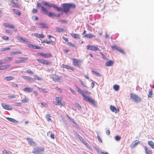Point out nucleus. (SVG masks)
Returning a JSON list of instances; mask_svg holds the SVG:
<instances>
[{"label":"nucleus","instance_id":"obj_1","mask_svg":"<svg viewBox=\"0 0 154 154\" xmlns=\"http://www.w3.org/2000/svg\"><path fill=\"white\" fill-rule=\"evenodd\" d=\"M75 87L77 89V92L82 95L84 100L87 101L92 104H95L94 100L93 99L85 95L84 94H83V93L82 91L80 90V88L78 86L76 85Z\"/></svg>","mask_w":154,"mask_h":154},{"label":"nucleus","instance_id":"obj_2","mask_svg":"<svg viewBox=\"0 0 154 154\" xmlns=\"http://www.w3.org/2000/svg\"><path fill=\"white\" fill-rule=\"evenodd\" d=\"M63 7V11L65 13H68L70 8H75V5L72 3H64L62 5Z\"/></svg>","mask_w":154,"mask_h":154},{"label":"nucleus","instance_id":"obj_3","mask_svg":"<svg viewBox=\"0 0 154 154\" xmlns=\"http://www.w3.org/2000/svg\"><path fill=\"white\" fill-rule=\"evenodd\" d=\"M45 151V149L43 146H37L34 148L32 153L33 154H43Z\"/></svg>","mask_w":154,"mask_h":154},{"label":"nucleus","instance_id":"obj_4","mask_svg":"<svg viewBox=\"0 0 154 154\" xmlns=\"http://www.w3.org/2000/svg\"><path fill=\"white\" fill-rule=\"evenodd\" d=\"M130 98L136 103L140 102L141 101V98L134 93H131L130 94Z\"/></svg>","mask_w":154,"mask_h":154},{"label":"nucleus","instance_id":"obj_5","mask_svg":"<svg viewBox=\"0 0 154 154\" xmlns=\"http://www.w3.org/2000/svg\"><path fill=\"white\" fill-rule=\"evenodd\" d=\"M62 98L60 97H57L55 98V101H53V103L56 105H62L63 106H65V104L61 103Z\"/></svg>","mask_w":154,"mask_h":154},{"label":"nucleus","instance_id":"obj_6","mask_svg":"<svg viewBox=\"0 0 154 154\" xmlns=\"http://www.w3.org/2000/svg\"><path fill=\"white\" fill-rule=\"evenodd\" d=\"M86 48L88 50H90L91 51H99V48L97 46H94L88 45L86 46Z\"/></svg>","mask_w":154,"mask_h":154},{"label":"nucleus","instance_id":"obj_7","mask_svg":"<svg viewBox=\"0 0 154 154\" xmlns=\"http://www.w3.org/2000/svg\"><path fill=\"white\" fill-rule=\"evenodd\" d=\"M37 60L39 62L44 65H51V63L47 60L43 59H37Z\"/></svg>","mask_w":154,"mask_h":154},{"label":"nucleus","instance_id":"obj_8","mask_svg":"<svg viewBox=\"0 0 154 154\" xmlns=\"http://www.w3.org/2000/svg\"><path fill=\"white\" fill-rule=\"evenodd\" d=\"M26 139L28 142V143L31 146H36V143L35 141H33L32 139L27 137Z\"/></svg>","mask_w":154,"mask_h":154},{"label":"nucleus","instance_id":"obj_9","mask_svg":"<svg viewBox=\"0 0 154 154\" xmlns=\"http://www.w3.org/2000/svg\"><path fill=\"white\" fill-rule=\"evenodd\" d=\"M37 55L44 57L46 58H48L52 57V55L50 53L45 54L43 53H37Z\"/></svg>","mask_w":154,"mask_h":154},{"label":"nucleus","instance_id":"obj_10","mask_svg":"<svg viewBox=\"0 0 154 154\" xmlns=\"http://www.w3.org/2000/svg\"><path fill=\"white\" fill-rule=\"evenodd\" d=\"M20 60H16L15 61V63L16 64H18L21 63H23L25 62L26 60H28V57H20L19 58Z\"/></svg>","mask_w":154,"mask_h":154},{"label":"nucleus","instance_id":"obj_11","mask_svg":"<svg viewBox=\"0 0 154 154\" xmlns=\"http://www.w3.org/2000/svg\"><path fill=\"white\" fill-rule=\"evenodd\" d=\"M37 25L38 28H48V25L44 23H38Z\"/></svg>","mask_w":154,"mask_h":154},{"label":"nucleus","instance_id":"obj_12","mask_svg":"<svg viewBox=\"0 0 154 154\" xmlns=\"http://www.w3.org/2000/svg\"><path fill=\"white\" fill-rule=\"evenodd\" d=\"M72 64L75 66H79V63L81 62V61L80 60L75 59L74 58L72 59Z\"/></svg>","mask_w":154,"mask_h":154},{"label":"nucleus","instance_id":"obj_13","mask_svg":"<svg viewBox=\"0 0 154 154\" xmlns=\"http://www.w3.org/2000/svg\"><path fill=\"white\" fill-rule=\"evenodd\" d=\"M1 105L2 107L6 110H12V108L8 105L4 103H2Z\"/></svg>","mask_w":154,"mask_h":154},{"label":"nucleus","instance_id":"obj_14","mask_svg":"<svg viewBox=\"0 0 154 154\" xmlns=\"http://www.w3.org/2000/svg\"><path fill=\"white\" fill-rule=\"evenodd\" d=\"M110 109L112 112H115V113H116L119 111V109L118 108H116L115 106L112 105L110 106Z\"/></svg>","mask_w":154,"mask_h":154},{"label":"nucleus","instance_id":"obj_15","mask_svg":"<svg viewBox=\"0 0 154 154\" xmlns=\"http://www.w3.org/2000/svg\"><path fill=\"white\" fill-rule=\"evenodd\" d=\"M3 25L5 27H8L11 29H13L14 28V25L10 23H3Z\"/></svg>","mask_w":154,"mask_h":154},{"label":"nucleus","instance_id":"obj_16","mask_svg":"<svg viewBox=\"0 0 154 154\" xmlns=\"http://www.w3.org/2000/svg\"><path fill=\"white\" fill-rule=\"evenodd\" d=\"M32 35L38 38H43L45 37V36L43 34H39L37 33H35L32 34Z\"/></svg>","mask_w":154,"mask_h":154},{"label":"nucleus","instance_id":"obj_17","mask_svg":"<svg viewBox=\"0 0 154 154\" xmlns=\"http://www.w3.org/2000/svg\"><path fill=\"white\" fill-rule=\"evenodd\" d=\"M144 149L146 154H152V151L149 148L145 146Z\"/></svg>","mask_w":154,"mask_h":154},{"label":"nucleus","instance_id":"obj_18","mask_svg":"<svg viewBox=\"0 0 154 154\" xmlns=\"http://www.w3.org/2000/svg\"><path fill=\"white\" fill-rule=\"evenodd\" d=\"M43 4L45 5H47L49 7H53L55 8L56 5H54L53 4H49L48 2H42Z\"/></svg>","mask_w":154,"mask_h":154},{"label":"nucleus","instance_id":"obj_19","mask_svg":"<svg viewBox=\"0 0 154 154\" xmlns=\"http://www.w3.org/2000/svg\"><path fill=\"white\" fill-rule=\"evenodd\" d=\"M70 35L74 38L76 39H80L79 35L76 33H70Z\"/></svg>","mask_w":154,"mask_h":154},{"label":"nucleus","instance_id":"obj_20","mask_svg":"<svg viewBox=\"0 0 154 154\" xmlns=\"http://www.w3.org/2000/svg\"><path fill=\"white\" fill-rule=\"evenodd\" d=\"M62 66L63 68H66L67 69H70L72 71L74 70V69L73 67L69 66L66 65L64 64H63Z\"/></svg>","mask_w":154,"mask_h":154},{"label":"nucleus","instance_id":"obj_21","mask_svg":"<svg viewBox=\"0 0 154 154\" xmlns=\"http://www.w3.org/2000/svg\"><path fill=\"white\" fill-rule=\"evenodd\" d=\"M139 143V141L135 140L134 142H133L130 145V147L132 148L135 147Z\"/></svg>","mask_w":154,"mask_h":154},{"label":"nucleus","instance_id":"obj_22","mask_svg":"<svg viewBox=\"0 0 154 154\" xmlns=\"http://www.w3.org/2000/svg\"><path fill=\"white\" fill-rule=\"evenodd\" d=\"M53 80L55 82H57L60 79V77L56 75H54L52 76Z\"/></svg>","mask_w":154,"mask_h":154},{"label":"nucleus","instance_id":"obj_23","mask_svg":"<svg viewBox=\"0 0 154 154\" xmlns=\"http://www.w3.org/2000/svg\"><path fill=\"white\" fill-rule=\"evenodd\" d=\"M114 63L113 61L110 60L105 63V66H111L114 64Z\"/></svg>","mask_w":154,"mask_h":154},{"label":"nucleus","instance_id":"obj_24","mask_svg":"<svg viewBox=\"0 0 154 154\" xmlns=\"http://www.w3.org/2000/svg\"><path fill=\"white\" fill-rule=\"evenodd\" d=\"M33 88L29 87H26L24 89L23 91L26 92L30 93L32 91Z\"/></svg>","mask_w":154,"mask_h":154},{"label":"nucleus","instance_id":"obj_25","mask_svg":"<svg viewBox=\"0 0 154 154\" xmlns=\"http://www.w3.org/2000/svg\"><path fill=\"white\" fill-rule=\"evenodd\" d=\"M64 27L63 28L60 27H57L56 29V32H63L64 31Z\"/></svg>","mask_w":154,"mask_h":154},{"label":"nucleus","instance_id":"obj_26","mask_svg":"<svg viewBox=\"0 0 154 154\" xmlns=\"http://www.w3.org/2000/svg\"><path fill=\"white\" fill-rule=\"evenodd\" d=\"M10 65L9 64H7L5 65L2 66H0V70L6 69L9 68Z\"/></svg>","mask_w":154,"mask_h":154},{"label":"nucleus","instance_id":"obj_27","mask_svg":"<svg viewBox=\"0 0 154 154\" xmlns=\"http://www.w3.org/2000/svg\"><path fill=\"white\" fill-rule=\"evenodd\" d=\"M84 36L85 37L91 38L94 37V35L91 33H89L85 35Z\"/></svg>","mask_w":154,"mask_h":154},{"label":"nucleus","instance_id":"obj_28","mask_svg":"<svg viewBox=\"0 0 154 154\" xmlns=\"http://www.w3.org/2000/svg\"><path fill=\"white\" fill-rule=\"evenodd\" d=\"M42 11L44 14H47L48 13L47 10L43 6H41Z\"/></svg>","mask_w":154,"mask_h":154},{"label":"nucleus","instance_id":"obj_29","mask_svg":"<svg viewBox=\"0 0 154 154\" xmlns=\"http://www.w3.org/2000/svg\"><path fill=\"white\" fill-rule=\"evenodd\" d=\"M148 144L151 148L154 149V143L152 141H148Z\"/></svg>","mask_w":154,"mask_h":154},{"label":"nucleus","instance_id":"obj_30","mask_svg":"<svg viewBox=\"0 0 154 154\" xmlns=\"http://www.w3.org/2000/svg\"><path fill=\"white\" fill-rule=\"evenodd\" d=\"M9 121H10L11 122H14V123H17V121L15 120L14 119L10 118L9 117H7L6 118Z\"/></svg>","mask_w":154,"mask_h":154},{"label":"nucleus","instance_id":"obj_31","mask_svg":"<svg viewBox=\"0 0 154 154\" xmlns=\"http://www.w3.org/2000/svg\"><path fill=\"white\" fill-rule=\"evenodd\" d=\"M13 10L14 12L16 14H17L18 16H20L21 15V14L20 12H19L17 9H13Z\"/></svg>","mask_w":154,"mask_h":154},{"label":"nucleus","instance_id":"obj_32","mask_svg":"<svg viewBox=\"0 0 154 154\" xmlns=\"http://www.w3.org/2000/svg\"><path fill=\"white\" fill-rule=\"evenodd\" d=\"M14 79V78L13 76H9L6 77H5V79L7 81H8L9 80H13Z\"/></svg>","mask_w":154,"mask_h":154},{"label":"nucleus","instance_id":"obj_33","mask_svg":"<svg viewBox=\"0 0 154 154\" xmlns=\"http://www.w3.org/2000/svg\"><path fill=\"white\" fill-rule=\"evenodd\" d=\"M10 49V48L9 47H7L5 48H2L0 49L1 51H5L9 50Z\"/></svg>","mask_w":154,"mask_h":154},{"label":"nucleus","instance_id":"obj_34","mask_svg":"<svg viewBox=\"0 0 154 154\" xmlns=\"http://www.w3.org/2000/svg\"><path fill=\"white\" fill-rule=\"evenodd\" d=\"M50 117L51 116L49 114H47L46 116L45 117L47 119V120L48 122H49L50 121L51 122V120L50 118Z\"/></svg>","mask_w":154,"mask_h":154},{"label":"nucleus","instance_id":"obj_35","mask_svg":"<svg viewBox=\"0 0 154 154\" xmlns=\"http://www.w3.org/2000/svg\"><path fill=\"white\" fill-rule=\"evenodd\" d=\"M21 54V52L20 51H12L11 53V54H12L13 55H17V54Z\"/></svg>","mask_w":154,"mask_h":154},{"label":"nucleus","instance_id":"obj_36","mask_svg":"<svg viewBox=\"0 0 154 154\" xmlns=\"http://www.w3.org/2000/svg\"><path fill=\"white\" fill-rule=\"evenodd\" d=\"M2 154H12V153L10 151H7L5 149L3 151Z\"/></svg>","mask_w":154,"mask_h":154},{"label":"nucleus","instance_id":"obj_37","mask_svg":"<svg viewBox=\"0 0 154 154\" xmlns=\"http://www.w3.org/2000/svg\"><path fill=\"white\" fill-rule=\"evenodd\" d=\"M16 38L19 40H21L23 41V42H25L26 41V39H23L21 38V37L19 36H16Z\"/></svg>","mask_w":154,"mask_h":154},{"label":"nucleus","instance_id":"obj_38","mask_svg":"<svg viewBox=\"0 0 154 154\" xmlns=\"http://www.w3.org/2000/svg\"><path fill=\"white\" fill-rule=\"evenodd\" d=\"M113 88L116 91H117L119 90V86L117 85H115L113 86Z\"/></svg>","mask_w":154,"mask_h":154},{"label":"nucleus","instance_id":"obj_39","mask_svg":"<svg viewBox=\"0 0 154 154\" xmlns=\"http://www.w3.org/2000/svg\"><path fill=\"white\" fill-rule=\"evenodd\" d=\"M48 15L50 17H54L56 16V15H55L54 13H52L51 12H49L48 14Z\"/></svg>","mask_w":154,"mask_h":154},{"label":"nucleus","instance_id":"obj_40","mask_svg":"<svg viewBox=\"0 0 154 154\" xmlns=\"http://www.w3.org/2000/svg\"><path fill=\"white\" fill-rule=\"evenodd\" d=\"M152 90H150L149 91V94L148 95V97L149 98H151L152 97Z\"/></svg>","mask_w":154,"mask_h":154},{"label":"nucleus","instance_id":"obj_41","mask_svg":"<svg viewBox=\"0 0 154 154\" xmlns=\"http://www.w3.org/2000/svg\"><path fill=\"white\" fill-rule=\"evenodd\" d=\"M55 8L58 11H63V9H62L61 8L58 7L56 6Z\"/></svg>","mask_w":154,"mask_h":154},{"label":"nucleus","instance_id":"obj_42","mask_svg":"<svg viewBox=\"0 0 154 154\" xmlns=\"http://www.w3.org/2000/svg\"><path fill=\"white\" fill-rule=\"evenodd\" d=\"M38 88L40 91H41L43 93H47V91L45 89L40 88Z\"/></svg>","mask_w":154,"mask_h":154},{"label":"nucleus","instance_id":"obj_43","mask_svg":"<svg viewBox=\"0 0 154 154\" xmlns=\"http://www.w3.org/2000/svg\"><path fill=\"white\" fill-rule=\"evenodd\" d=\"M46 43L47 44H51L52 45H54L55 44V42L52 41H47L46 42Z\"/></svg>","mask_w":154,"mask_h":154},{"label":"nucleus","instance_id":"obj_44","mask_svg":"<svg viewBox=\"0 0 154 154\" xmlns=\"http://www.w3.org/2000/svg\"><path fill=\"white\" fill-rule=\"evenodd\" d=\"M67 45L69 46H71L74 47H75V45L71 43V42H68L67 43Z\"/></svg>","mask_w":154,"mask_h":154},{"label":"nucleus","instance_id":"obj_45","mask_svg":"<svg viewBox=\"0 0 154 154\" xmlns=\"http://www.w3.org/2000/svg\"><path fill=\"white\" fill-rule=\"evenodd\" d=\"M11 3L15 5L16 7L19 8H20V6L18 5L17 3L14 2L13 0L11 1Z\"/></svg>","mask_w":154,"mask_h":154},{"label":"nucleus","instance_id":"obj_46","mask_svg":"<svg viewBox=\"0 0 154 154\" xmlns=\"http://www.w3.org/2000/svg\"><path fill=\"white\" fill-rule=\"evenodd\" d=\"M25 72L30 74H32L34 73L33 72L31 71L30 70H26Z\"/></svg>","mask_w":154,"mask_h":154},{"label":"nucleus","instance_id":"obj_47","mask_svg":"<svg viewBox=\"0 0 154 154\" xmlns=\"http://www.w3.org/2000/svg\"><path fill=\"white\" fill-rule=\"evenodd\" d=\"M34 78L35 79L37 80H41L42 79L41 78L38 77L36 75H34Z\"/></svg>","mask_w":154,"mask_h":154},{"label":"nucleus","instance_id":"obj_48","mask_svg":"<svg viewBox=\"0 0 154 154\" xmlns=\"http://www.w3.org/2000/svg\"><path fill=\"white\" fill-rule=\"evenodd\" d=\"M13 60L12 57H6L5 59V61H10Z\"/></svg>","mask_w":154,"mask_h":154},{"label":"nucleus","instance_id":"obj_49","mask_svg":"<svg viewBox=\"0 0 154 154\" xmlns=\"http://www.w3.org/2000/svg\"><path fill=\"white\" fill-rule=\"evenodd\" d=\"M51 133V134L50 135V137L53 139H54V138H55V137H54V134H53L51 132V131H49L48 133H48Z\"/></svg>","mask_w":154,"mask_h":154},{"label":"nucleus","instance_id":"obj_50","mask_svg":"<svg viewBox=\"0 0 154 154\" xmlns=\"http://www.w3.org/2000/svg\"><path fill=\"white\" fill-rule=\"evenodd\" d=\"M2 38L4 40H8L9 39L8 37L5 36H4L2 37Z\"/></svg>","mask_w":154,"mask_h":154},{"label":"nucleus","instance_id":"obj_51","mask_svg":"<svg viewBox=\"0 0 154 154\" xmlns=\"http://www.w3.org/2000/svg\"><path fill=\"white\" fill-rule=\"evenodd\" d=\"M118 51L123 54H125L124 51L120 48H119Z\"/></svg>","mask_w":154,"mask_h":154},{"label":"nucleus","instance_id":"obj_52","mask_svg":"<svg viewBox=\"0 0 154 154\" xmlns=\"http://www.w3.org/2000/svg\"><path fill=\"white\" fill-rule=\"evenodd\" d=\"M111 47L113 49V50L115 49L117 51L118 50V49L119 48L118 47L116 46H111Z\"/></svg>","mask_w":154,"mask_h":154},{"label":"nucleus","instance_id":"obj_53","mask_svg":"<svg viewBox=\"0 0 154 154\" xmlns=\"http://www.w3.org/2000/svg\"><path fill=\"white\" fill-rule=\"evenodd\" d=\"M115 139L117 141H119L121 139V137L117 135L115 137Z\"/></svg>","mask_w":154,"mask_h":154},{"label":"nucleus","instance_id":"obj_54","mask_svg":"<svg viewBox=\"0 0 154 154\" xmlns=\"http://www.w3.org/2000/svg\"><path fill=\"white\" fill-rule=\"evenodd\" d=\"M8 97L9 99L14 98L15 97V94H13L12 95H9L8 96Z\"/></svg>","mask_w":154,"mask_h":154},{"label":"nucleus","instance_id":"obj_55","mask_svg":"<svg viewBox=\"0 0 154 154\" xmlns=\"http://www.w3.org/2000/svg\"><path fill=\"white\" fill-rule=\"evenodd\" d=\"M22 78L23 79H24L25 80H28V79H29V76L23 75L22 76Z\"/></svg>","mask_w":154,"mask_h":154},{"label":"nucleus","instance_id":"obj_56","mask_svg":"<svg viewBox=\"0 0 154 154\" xmlns=\"http://www.w3.org/2000/svg\"><path fill=\"white\" fill-rule=\"evenodd\" d=\"M82 91L83 93V94L85 93V94L90 95L91 94V93L88 92L87 90H85L84 91Z\"/></svg>","mask_w":154,"mask_h":154},{"label":"nucleus","instance_id":"obj_57","mask_svg":"<svg viewBox=\"0 0 154 154\" xmlns=\"http://www.w3.org/2000/svg\"><path fill=\"white\" fill-rule=\"evenodd\" d=\"M79 138L82 141V142L83 143L84 142H85V141L84 139L82 137H81V136H79Z\"/></svg>","mask_w":154,"mask_h":154},{"label":"nucleus","instance_id":"obj_58","mask_svg":"<svg viewBox=\"0 0 154 154\" xmlns=\"http://www.w3.org/2000/svg\"><path fill=\"white\" fill-rule=\"evenodd\" d=\"M59 22H62L63 23H67V21L66 20H58Z\"/></svg>","mask_w":154,"mask_h":154},{"label":"nucleus","instance_id":"obj_59","mask_svg":"<svg viewBox=\"0 0 154 154\" xmlns=\"http://www.w3.org/2000/svg\"><path fill=\"white\" fill-rule=\"evenodd\" d=\"M37 10L36 9H35V8H33L32 11V12L33 13H36L37 12Z\"/></svg>","mask_w":154,"mask_h":154},{"label":"nucleus","instance_id":"obj_60","mask_svg":"<svg viewBox=\"0 0 154 154\" xmlns=\"http://www.w3.org/2000/svg\"><path fill=\"white\" fill-rule=\"evenodd\" d=\"M28 100L27 99H25L22 100L21 101L23 103H26L28 102Z\"/></svg>","mask_w":154,"mask_h":154},{"label":"nucleus","instance_id":"obj_61","mask_svg":"<svg viewBox=\"0 0 154 154\" xmlns=\"http://www.w3.org/2000/svg\"><path fill=\"white\" fill-rule=\"evenodd\" d=\"M40 104L43 106L47 107V104L46 103H40Z\"/></svg>","mask_w":154,"mask_h":154},{"label":"nucleus","instance_id":"obj_62","mask_svg":"<svg viewBox=\"0 0 154 154\" xmlns=\"http://www.w3.org/2000/svg\"><path fill=\"white\" fill-rule=\"evenodd\" d=\"M28 81H30V82H33L34 81V80L33 79V78H31V77H29Z\"/></svg>","mask_w":154,"mask_h":154},{"label":"nucleus","instance_id":"obj_63","mask_svg":"<svg viewBox=\"0 0 154 154\" xmlns=\"http://www.w3.org/2000/svg\"><path fill=\"white\" fill-rule=\"evenodd\" d=\"M63 39L66 42H67L68 41V38L65 37H63Z\"/></svg>","mask_w":154,"mask_h":154},{"label":"nucleus","instance_id":"obj_64","mask_svg":"<svg viewBox=\"0 0 154 154\" xmlns=\"http://www.w3.org/2000/svg\"><path fill=\"white\" fill-rule=\"evenodd\" d=\"M11 85L13 87H18L17 85L14 83H12Z\"/></svg>","mask_w":154,"mask_h":154}]
</instances>
